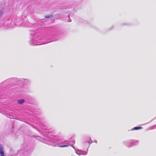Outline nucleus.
<instances>
[{
  "mask_svg": "<svg viewBox=\"0 0 156 156\" xmlns=\"http://www.w3.org/2000/svg\"><path fill=\"white\" fill-rule=\"evenodd\" d=\"M48 144L51 145L53 147H68L69 145H60V144L58 142H55L52 140L50 141L49 142Z\"/></svg>",
  "mask_w": 156,
  "mask_h": 156,
  "instance_id": "obj_1",
  "label": "nucleus"
},
{
  "mask_svg": "<svg viewBox=\"0 0 156 156\" xmlns=\"http://www.w3.org/2000/svg\"><path fill=\"white\" fill-rule=\"evenodd\" d=\"M94 142L96 143H97V141H96V140L94 141Z\"/></svg>",
  "mask_w": 156,
  "mask_h": 156,
  "instance_id": "obj_10",
  "label": "nucleus"
},
{
  "mask_svg": "<svg viewBox=\"0 0 156 156\" xmlns=\"http://www.w3.org/2000/svg\"><path fill=\"white\" fill-rule=\"evenodd\" d=\"M0 156H6L4 151V148L1 145H0Z\"/></svg>",
  "mask_w": 156,
  "mask_h": 156,
  "instance_id": "obj_3",
  "label": "nucleus"
},
{
  "mask_svg": "<svg viewBox=\"0 0 156 156\" xmlns=\"http://www.w3.org/2000/svg\"><path fill=\"white\" fill-rule=\"evenodd\" d=\"M51 15H47L45 16V17L46 18H50L52 17Z\"/></svg>",
  "mask_w": 156,
  "mask_h": 156,
  "instance_id": "obj_7",
  "label": "nucleus"
},
{
  "mask_svg": "<svg viewBox=\"0 0 156 156\" xmlns=\"http://www.w3.org/2000/svg\"><path fill=\"white\" fill-rule=\"evenodd\" d=\"M71 146L72 147L75 149V152L76 151V150H77V149H76L75 147H74V146H73L72 145H71Z\"/></svg>",
  "mask_w": 156,
  "mask_h": 156,
  "instance_id": "obj_8",
  "label": "nucleus"
},
{
  "mask_svg": "<svg viewBox=\"0 0 156 156\" xmlns=\"http://www.w3.org/2000/svg\"><path fill=\"white\" fill-rule=\"evenodd\" d=\"M38 43V40L35 38L32 39L31 41H30V44H34L36 45H39L41 44H37Z\"/></svg>",
  "mask_w": 156,
  "mask_h": 156,
  "instance_id": "obj_4",
  "label": "nucleus"
},
{
  "mask_svg": "<svg viewBox=\"0 0 156 156\" xmlns=\"http://www.w3.org/2000/svg\"><path fill=\"white\" fill-rule=\"evenodd\" d=\"M18 103L19 104H22L24 102V100L23 99H21L17 101Z\"/></svg>",
  "mask_w": 156,
  "mask_h": 156,
  "instance_id": "obj_5",
  "label": "nucleus"
},
{
  "mask_svg": "<svg viewBox=\"0 0 156 156\" xmlns=\"http://www.w3.org/2000/svg\"><path fill=\"white\" fill-rule=\"evenodd\" d=\"M88 143H90V142H88Z\"/></svg>",
  "mask_w": 156,
  "mask_h": 156,
  "instance_id": "obj_11",
  "label": "nucleus"
},
{
  "mask_svg": "<svg viewBox=\"0 0 156 156\" xmlns=\"http://www.w3.org/2000/svg\"><path fill=\"white\" fill-rule=\"evenodd\" d=\"M142 128V127H134L132 129V130H138V129H140Z\"/></svg>",
  "mask_w": 156,
  "mask_h": 156,
  "instance_id": "obj_6",
  "label": "nucleus"
},
{
  "mask_svg": "<svg viewBox=\"0 0 156 156\" xmlns=\"http://www.w3.org/2000/svg\"><path fill=\"white\" fill-rule=\"evenodd\" d=\"M68 21H69V22H71V20L70 19H69V20H68Z\"/></svg>",
  "mask_w": 156,
  "mask_h": 156,
  "instance_id": "obj_9",
  "label": "nucleus"
},
{
  "mask_svg": "<svg viewBox=\"0 0 156 156\" xmlns=\"http://www.w3.org/2000/svg\"><path fill=\"white\" fill-rule=\"evenodd\" d=\"M88 151V148L87 149V151H84L81 150L77 149V150H76V154L78 155H85L87 154Z\"/></svg>",
  "mask_w": 156,
  "mask_h": 156,
  "instance_id": "obj_2",
  "label": "nucleus"
}]
</instances>
